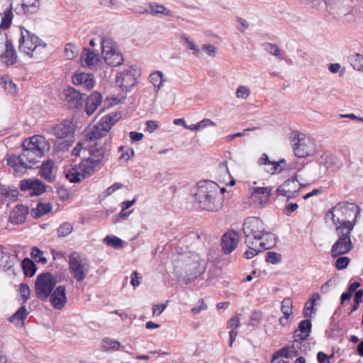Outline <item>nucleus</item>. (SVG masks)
Wrapping results in <instances>:
<instances>
[{"mask_svg": "<svg viewBox=\"0 0 363 363\" xmlns=\"http://www.w3.org/2000/svg\"><path fill=\"white\" fill-rule=\"evenodd\" d=\"M173 265L175 276L189 284L206 271L207 261L199 254L189 252L177 256L174 259Z\"/></svg>", "mask_w": 363, "mask_h": 363, "instance_id": "1", "label": "nucleus"}, {"mask_svg": "<svg viewBox=\"0 0 363 363\" xmlns=\"http://www.w3.org/2000/svg\"><path fill=\"white\" fill-rule=\"evenodd\" d=\"M194 196L199 208L209 211H219L224 201V196L219 191V186L212 181L198 183Z\"/></svg>", "mask_w": 363, "mask_h": 363, "instance_id": "2", "label": "nucleus"}, {"mask_svg": "<svg viewBox=\"0 0 363 363\" xmlns=\"http://www.w3.org/2000/svg\"><path fill=\"white\" fill-rule=\"evenodd\" d=\"M113 116L108 114L103 117L100 122L94 125L88 126L83 132L82 141L77 143L76 147L72 150V155L76 157L79 156L82 151L83 154L87 152L86 145L100 140L106 136L113 125Z\"/></svg>", "mask_w": 363, "mask_h": 363, "instance_id": "3", "label": "nucleus"}, {"mask_svg": "<svg viewBox=\"0 0 363 363\" xmlns=\"http://www.w3.org/2000/svg\"><path fill=\"white\" fill-rule=\"evenodd\" d=\"M242 230L247 245H251L254 242H271L269 235H273L258 217L247 218L243 223Z\"/></svg>", "mask_w": 363, "mask_h": 363, "instance_id": "4", "label": "nucleus"}, {"mask_svg": "<svg viewBox=\"0 0 363 363\" xmlns=\"http://www.w3.org/2000/svg\"><path fill=\"white\" fill-rule=\"evenodd\" d=\"M40 9V1H12L2 13L0 27L9 28L13 19V11L18 16H28L37 13Z\"/></svg>", "mask_w": 363, "mask_h": 363, "instance_id": "5", "label": "nucleus"}, {"mask_svg": "<svg viewBox=\"0 0 363 363\" xmlns=\"http://www.w3.org/2000/svg\"><path fill=\"white\" fill-rule=\"evenodd\" d=\"M135 69L132 67L117 74L115 79V106L124 103L128 91H130L137 84Z\"/></svg>", "mask_w": 363, "mask_h": 363, "instance_id": "6", "label": "nucleus"}, {"mask_svg": "<svg viewBox=\"0 0 363 363\" xmlns=\"http://www.w3.org/2000/svg\"><path fill=\"white\" fill-rule=\"evenodd\" d=\"M21 37L19 38L18 50L20 52L33 57L35 55L41 53L47 44L35 34L30 33L23 27H21Z\"/></svg>", "mask_w": 363, "mask_h": 363, "instance_id": "7", "label": "nucleus"}, {"mask_svg": "<svg viewBox=\"0 0 363 363\" xmlns=\"http://www.w3.org/2000/svg\"><path fill=\"white\" fill-rule=\"evenodd\" d=\"M294 155L299 158H304L314 155L315 143L313 139L302 133L293 131L291 134Z\"/></svg>", "mask_w": 363, "mask_h": 363, "instance_id": "8", "label": "nucleus"}, {"mask_svg": "<svg viewBox=\"0 0 363 363\" xmlns=\"http://www.w3.org/2000/svg\"><path fill=\"white\" fill-rule=\"evenodd\" d=\"M41 157L36 152L22 149V152L18 156L11 155L7 158V164L16 172L23 174L27 169L39 163Z\"/></svg>", "mask_w": 363, "mask_h": 363, "instance_id": "9", "label": "nucleus"}, {"mask_svg": "<svg viewBox=\"0 0 363 363\" xmlns=\"http://www.w3.org/2000/svg\"><path fill=\"white\" fill-rule=\"evenodd\" d=\"M57 278L50 272L40 274L35 282L36 296L41 301H46L57 284Z\"/></svg>", "mask_w": 363, "mask_h": 363, "instance_id": "10", "label": "nucleus"}, {"mask_svg": "<svg viewBox=\"0 0 363 363\" xmlns=\"http://www.w3.org/2000/svg\"><path fill=\"white\" fill-rule=\"evenodd\" d=\"M335 211H337L346 218H350L352 214H354V218L356 219L360 213V208L357 205L347 201L339 202L337 203L336 206L332 207L327 212L325 216L327 218L330 217L334 225H337L341 220L340 218L336 217L334 213Z\"/></svg>", "mask_w": 363, "mask_h": 363, "instance_id": "11", "label": "nucleus"}, {"mask_svg": "<svg viewBox=\"0 0 363 363\" xmlns=\"http://www.w3.org/2000/svg\"><path fill=\"white\" fill-rule=\"evenodd\" d=\"M22 149L36 152L37 155L43 157L46 152L50 151V145L43 135H35L23 140Z\"/></svg>", "mask_w": 363, "mask_h": 363, "instance_id": "12", "label": "nucleus"}, {"mask_svg": "<svg viewBox=\"0 0 363 363\" xmlns=\"http://www.w3.org/2000/svg\"><path fill=\"white\" fill-rule=\"evenodd\" d=\"M97 164L89 158L84 159L79 164L78 170L72 169V171L66 174V177L72 183L79 182L82 179L93 174Z\"/></svg>", "mask_w": 363, "mask_h": 363, "instance_id": "13", "label": "nucleus"}, {"mask_svg": "<svg viewBox=\"0 0 363 363\" xmlns=\"http://www.w3.org/2000/svg\"><path fill=\"white\" fill-rule=\"evenodd\" d=\"M0 57L4 60L6 66L13 65L17 62V54L12 42L6 33L0 30Z\"/></svg>", "mask_w": 363, "mask_h": 363, "instance_id": "14", "label": "nucleus"}, {"mask_svg": "<svg viewBox=\"0 0 363 363\" xmlns=\"http://www.w3.org/2000/svg\"><path fill=\"white\" fill-rule=\"evenodd\" d=\"M69 266L72 275L77 281H82L86 277L88 269L86 268L79 254L73 252L69 255Z\"/></svg>", "mask_w": 363, "mask_h": 363, "instance_id": "15", "label": "nucleus"}, {"mask_svg": "<svg viewBox=\"0 0 363 363\" xmlns=\"http://www.w3.org/2000/svg\"><path fill=\"white\" fill-rule=\"evenodd\" d=\"M77 128L76 122L73 120L65 119L52 128V134L59 139L67 140L74 138Z\"/></svg>", "mask_w": 363, "mask_h": 363, "instance_id": "16", "label": "nucleus"}, {"mask_svg": "<svg viewBox=\"0 0 363 363\" xmlns=\"http://www.w3.org/2000/svg\"><path fill=\"white\" fill-rule=\"evenodd\" d=\"M305 186L300 183L297 179L296 176L291 179H287L277 189L278 194L286 197L287 199L294 198L296 196L301 187Z\"/></svg>", "mask_w": 363, "mask_h": 363, "instance_id": "17", "label": "nucleus"}, {"mask_svg": "<svg viewBox=\"0 0 363 363\" xmlns=\"http://www.w3.org/2000/svg\"><path fill=\"white\" fill-rule=\"evenodd\" d=\"M46 185L38 179H23L20 183V189L23 191H29V195L40 196L46 191Z\"/></svg>", "mask_w": 363, "mask_h": 363, "instance_id": "18", "label": "nucleus"}, {"mask_svg": "<svg viewBox=\"0 0 363 363\" xmlns=\"http://www.w3.org/2000/svg\"><path fill=\"white\" fill-rule=\"evenodd\" d=\"M65 101L69 108H80L83 105L82 94L74 87L68 86L64 90Z\"/></svg>", "mask_w": 363, "mask_h": 363, "instance_id": "19", "label": "nucleus"}, {"mask_svg": "<svg viewBox=\"0 0 363 363\" xmlns=\"http://www.w3.org/2000/svg\"><path fill=\"white\" fill-rule=\"evenodd\" d=\"M269 236L270 237L271 242L261 241L258 244L254 242L251 245H247L249 250L244 253V257L246 259H251L262 250L272 248L275 245L276 238L274 235H269Z\"/></svg>", "mask_w": 363, "mask_h": 363, "instance_id": "20", "label": "nucleus"}, {"mask_svg": "<svg viewBox=\"0 0 363 363\" xmlns=\"http://www.w3.org/2000/svg\"><path fill=\"white\" fill-rule=\"evenodd\" d=\"M353 247L350 238H339L331 248V256L333 258L348 253Z\"/></svg>", "mask_w": 363, "mask_h": 363, "instance_id": "21", "label": "nucleus"}, {"mask_svg": "<svg viewBox=\"0 0 363 363\" xmlns=\"http://www.w3.org/2000/svg\"><path fill=\"white\" fill-rule=\"evenodd\" d=\"M272 187H252L251 199L255 203L264 206L268 203Z\"/></svg>", "mask_w": 363, "mask_h": 363, "instance_id": "22", "label": "nucleus"}, {"mask_svg": "<svg viewBox=\"0 0 363 363\" xmlns=\"http://www.w3.org/2000/svg\"><path fill=\"white\" fill-rule=\"evenodd\" d=\"M239 240L238 233L231 230L225 233L221 238V247L226 255L231 253L237 247Z\"/></svg>", "mask_w": 363, "mask_h": 363, "instance_id": "23", "label": "nucleus"}, {"mask_svg": "<svg viewBox=\"0 0 363 363\" xmlns=\"http://www.w3.org/2000/svg\"><path fill=\"white\" fill-rule=\"evenodd\" d=\"M49 297L51 305L55 309H62L67 303L65 286H59L56 287Z\"/></svg>", "mask_w": 363, "mask_h": 363, "instance_id": "24", "label": "nucleus"}, {"mask_svg": "<svg viewBox=\"0 0 363 363\" xmlns=\"http://www.w3.org/2000/svg\"><path fill=\"white\" fill-rule=\"evenodd\" d=\"M28 211V206L23 204H18L10 213L9 220L12 224H22L25 222Z\"/></svg>", "mask_w": 363, "mask_h": 363, "instance_id": "25", "label": "nucleus"}, {"mask_svg": "<svg viewBox=\"0 0 363 363\" xmlns=\"http://www.w3.org/2000/svg\"><path fill=\"white\" fill-rule=\"evenodd\" d=\"M102 56L106 63L113 67V40L111 38L105 37L101 42Z\"/></svg>", "mask_w": 363, "mask_h": 363, "instance_id": "26", "label": "nucleus"}, {"mask_svg": "<svg viewBox=\"0 0 363 363\" xmlns=\"http://www.w3.org/2000/svg\"><path fill=\"white\" fill-rule=\"evenodd\" d=\"M102 102V96L98 91H93L85 101L84 111L88 116L92 115Z\"/></svg>", "mask_w": 363, "mask_h": 363, "instance_id": "27", "label": "nucleus"}, {"mask_svg": "<svg viewBox=\"0 0 363 363\" xmlns=\"http://www.w3.org/2000/svg\"><path fill=\"white\" fill-rule=\"evenodd\" d=\"M72 82L77 86L79 85L85 89L89 90L94 85V75L84 72H76L72 77Z\"/></svg>", "mask_w": 363, "mask_h": 363, "instance_id": "28", "label": "nucleus"}, {"mask_svg": "<svg viewBox=\"0 0 363 363\" xmlns=\"http://www.w3.org/2000/svg\"><path fill=\"white\" fill-rule=\"evenodd\" d=\"M311 327V320H301L298 324V328L294 332L295 342H301L306 340L310 335Z\"/></svg>", "mask_w": 363, "mask_h": 363, "instance_id": "29", "label": "nucleus"}, {"mask_svg": "<svg viewBox=\"0 0 363 363\" xmlns=\"http://www.w3.org/2000/svg\"><path fill=\"white\" fill-rule=\"evenodd\" d=\"M355 218L352 221L340 220L336 225V233L339 238H350V233L355 225Z\"/></svg>", "mask_w": 363, "mask_h": 363, "instance_id": "30", "label": "nucleus"}, {"mask_svg": "<svg viewBox=\"0 0 363 363\" xmlns=\"http://www.w3.org/2000/svg\"><path fill=\"white\" fill-rule=\"evenodd\" d=\"M96 145H94V142L88 143L86 145L87 152L89 154L88 158L95 162V163L99 164V162L104 158V151L103 148L96 147L97 140L96 141Z\"/></svg>", "mask_w": 363, "mask_h": 363, "instance_id": "31", "label": "nucleus"}, {"mask_svg": "<svg viewBox=\"0 0 363 363\" xmlns=\"http://www.w3.org/2000/svg\"><path fill=\"white\" fill-rule=\"evenodd\" d=\"M29 312L27 311L26 306H22L9 318V320L17 326L24 327L25 320Z\"/></svg>", "mask_w": 363, "mask_h": 363, "instance_id": "32", "label": "nucleus"}, {"mask_svg": "<svg viewBox=\"0 0 363 363\" xmlns=\"http://www.w3.org/2000/svg\"><path fill=\"white\" fill-rule=\"evenodd\" d=\"M51 210L52 206L50 203L39 202L36 208L31 209L30 216L34 219H38L50 213Z\"/></svg>", "mask_w": 363, "mask_h": 363, "instance_id": "33", "label": "nucleus"}, {"mask_svg": "<svg viewBox=\"0 0 363 363\" xmlns=\"http://www.w3.org/2000/svg\"><path fill=\"white\" fill-rule=\"evenodd\" d=\"M53 167L54 162L50 159L42 163L40 174L42 177L48 182H52L54 179L52 175Z\"/></svg>", "mask_w": 363, "mask_h": 363, "instance_id": "34", "label": "nucleus"}, {"mask_svg": "<svg viewBox=\"0 0 363 363\" xmlns=\"http://www.w3.org/2000/svg\"><path fill=\"white\" fill-rule=\"evenodd\" d=\"M82 58L84 59L83 62L86 65L91 67L94 66L98 62L99 56L94 51L85 48L82 52Z\"/></svg>", "mask_w": 363, "mask_h": 363, "instance_id": "35", "label": "nucleus"}, {"mask_svg": "<svg viewBox=\"0 0 363 363\" xmlns=\"http://www.w3.org/2000/svg\"><path fill=\"white\" fill-rule=\"evenodd\" d=\"M150 81L153 84L157 91L164 86V83L166 82V79L163 73L160 71H155L152 72L150 77Z\"/></svg>", "mask_w": 363, "mask_h": 363, "instance_id": "36", "label": "nucleus"}, {"mask_svg": "<svg viewBox=\"0 0 363 363\" xmlns=\"http://www.w3.org/2000/svg\"><path fill=\"white\" fill-rule=\"evenodd\" d=\"M148 8L150 9V14L153 16L159 14H163L165 16L171 15V11L162 4L150 3V4H148Z\"/></svg>", "mask_w": 363, "mask_h": 363, "instance_id": "37", "label": "nucleus"}, {"mask_svg": "<svg viewBox=\"0 0 363 363\" xmlns=\"http://www.w3.org/2000/svg\"><path fill=\"white\" fill-rule=\"evenodd\" d=\"M22 267L26 276L31 277L35 274L36 265L30 259L25 258L22 261Z\"/></svg>", "mask_w": 363, "mask_h": 363, "instance_id": "38", "label": "nucleus"}, {"mask_svg": "<svg viewBox=\"0 0 363 363\" xmlns=\"http://www.w3.org/2000/svg\"><path fill=\"white\" fill-rule=\"evenodd\" d=\"M312 7L317 10L331 13V10L336 7L335 1H312Z\"/></svg>", "mask_w": 363, "mask_h": 363, "instance_id": "39", "label": "nucleus"}, {"mask_svg": "<svg viewBox=\"0 0 363 363\" xmlns=\"http://www.w3.org/2000/svg\"><path fill=\"white\" fill-rule=\"evenodd\" d=\"M264 48L265 51L275 56L279 60H282L284 59V52L277 45L267 43L264 44Z\"/></svg>", "mask_w": 363, "mask_h": 363, "instance_id": "40", "label": "nucleus"}, {"mask_svg": "<svg viewBox=\"0 0 363 363\" xmlns=\"http://www.w3.org/2000/svg\"><path fill=\"white\" fill-rule=\"evenodd\" d=\"M350 63L354 69L363 70V56L362 55L357 53L350 56Z\"/></svg>", "mask_w": 363, "mask_h": 363, "instance_id": "41", "label": "nucleus"}, {"mask_svg": "<svg viewBox=\"0 0 363 363\" xmlns=\"http://www.w3.org/2000/svg\"><path fill=\"white\" fill-rule=\"evenodd\" d=\"M18 195V191L15 189H9L8 187L1 186L0 188V196L5 198H9L11 201L16 200Z\"/></svg>", "mask_w": 363, "mask_h": 363, "instance_id": "42", "label": "nucleus"}, {"mask_svg": "<svg viewBox=\"0 0 363 363\" xmlns=\"http://www.w3.org/2000/svg\"><path fill=\"white\" fill-rule=\"evenodd\" d=\"M1 83L4 84V86L6 91H8L11 94L15 95L17 94V87L15 83H13L8 76H4L1 77Z\"/></svg>", "mask_w": 363, "mask_h": 363, "instance_id": "43", "label": "nucleus"}, {"mask_svg": "<svg viewBox=\"0 0 363 363\" xmlns=\"http://www.w3.org/2000/svg\"><path fill=\"white\" fill-rule=\"evenodd\" d=\"M118 152H121V155L118 157V161L121 163L127 162L132 157L134 156V150L133 149H127L125 151V147L121 146L118 148Z\"/></svg>", "mask_w": 363, "mask_h": 363, "instance_id": "44", "label": "nucleus"}, {"mask_svg": "<svg viewBox=\"0 0 363 363\" xmlns=\"http://www.w3.org/2000/svg\"><path fill=\"white\" fill-rule=\"evenodd\" d=\"M293 302L290 298H285L281 302V311L284 315L290 317L292 314Z\"/></svg>", "mask_w": 363, "mask_h": 363, "instance_id": "45", "label": "nucleus"}, {"mask_svg": "<svg viewBox=\"0 0 363 363\" xmlns=\"http://www.w3.org/2000/svg\"><path fill=\"white\" fill-rule=\"evenodd\" d=\"M43 251L34 247L32 248L30 255L35 262L45 264L47 262V259L43 256Z\"/></svg>", "mask_w": 363, "mask_h": 363, "instance_id": "46", "label": "nucleus"}, {"mask_svg": "<svg viewBox=\"0 0 363 363\" xmlns=\"http://www.w3.org/2000/svg\"><path fill=\"white\" fill-rule=\"evenodd\" d=\"M65 52L67 59L72 60L77 55V48L74 45L67 43L65 48Z\"/></svg>", "mask_w": 363, "mask_h": 363, "instance_id": "47", "label": "nucleus"}, {"mask_svg": "<svg viewBox=\"0 0 363 363\" xmlns=\"http://www.w3.org/2000/svg\"><path fill=\"white\" fill-rule=\"evenodd\" d=\"M72 225L68 222H65L60 225L58 228L57 233L60 237H65L68 235L72 231Z\"/></svg>", "mask_w": 363, "mask_h": 363, "instance_id": "48", "label": "nucleus"}, {"mask_svg": "<svg viewBox=\"0 0 363 363\" xmlns=\"http://www.w3.org/2000/svg\"><path fill=\"white\" fill-rule=\"evenodd\" d=\"M290 352H291L290 347L285 346V347L281 348L280 350H279L278 351H277L276 352L274 353L271 363H274L275 359L279 358V357L289 358Z\"/></svg>", "mask_w": 363, "mask_h": 363, "instance_id": "49", "label": "nucleus"}, {"mask_svg": "<svg viewBox=\"0 0 363 363\" xmlns=\"http://www.w3.org/2000/svg\"><path fill=\"white\" fill-rule=\"evenodd\" d=\"M19 291L21 293L23 303H26L30 296V289L28 284H21L20 285Z\"/></svg>", "mask_w": 363, "mask_h": 363, "instance_id": "50", "label": "nucleus"}, {"mask_svg": "<svg viewBox=\"0 0 363 363\" xmlns=\"http://www.w3.org/2000/svg\"><path fill=\"white\" fill-rule=\"evenodd\" d=\"M182 41L184 43L187 48L194 51V54L197 55L199 52V48L198 45L192 40H191L186 35H183L181 38Z\"/></svg>", "mask_w": 363, "mask_h": 363, "instance_id": "51", "label": "nucleus"}, {"mask_svg": "<svg viewBox=\"0 0 363 363\" xmlns=\"http://www.w3.org/2000/svg\"><path fill=\"white\" fill-rule=\"evenodd\" d=\"M350 259L347 257H337L335 261V267L338 270H342L347 268L350 264Z\"/></svg>", "mask_w": 363, "mask_h": 363, "instance_id": "52", "label": "nucleus"}, {"mask_svg": "<svg viewBox=\"0 0 363 363\" xmlns=\"http://www.w3.org/2000/svg\"><path fill=\"white\" fill-rule=\"evenodd\" d=\"M266 262L272 263L273 264L279 263L281 259V256L274 252H269L267 253L265 257Z\"/></svg>", "mask_w": 363, "mask_h": 363, "instance_id": "53", "label": "nucleus"}, {"mask_svg": "<svg viewBox=\"0 0 363 363\" xmlns=\"http://www.w3.org/2000/svg\"><path fill=\"white\" fill-rule=\"evenodd\" d=\"M250 94V91L245 86H240L236 91V96L240 99H245Z\"/></svg>", "mask_w": 363, "mask_h": 363, "instance_id": "54", "label": "nucleus"}, {"mask_svg": "<svg viewBox=\"0 0 363 363\" xmlns=\"http://www.w3.org/2000/svg\"><path fill=\"white\" fill-rule=\"evenodd\" d=\"M140 2L143 3V5L135 6L134 11L138 13H150V9L148 8L150 3L147 1Z\"/></svg>", "mask_w": 363, "mask_h": 363, "instance_id": "55", "label": "nucleus"}, {"mask_svg": "<svg viewBox=\"0 0 363 363\" xmlns=\"http://www.w3.org/2000/svg\"><path fill=\"white\" fill-rule=\"evenodd\" d=\"M333 158L329 155H322L318 159V163L320 165H323L326 167V169L329 168L333 164Z\"/></svg>", "mask_w": 363, "mask_h": 363, "instance_id": "56", "label": "nucleus"}, {"mask_svg": "<svg viewBox=\"0 0 363 363\" xmlns=\"http://www.w3.org/2000/svg\"><path fill=\"white\" fill-rule=\"evenodd\" d=\"M202 50H204L209 56L216 57V48L211 44H203L201 47Z\"/></svg>", "mask_w": 363, "mask_h": 363, "instance_id": "57", "label": "nucleus"}, {"mask_svg": "<svg viewBox=\"0 0 363 363\" xmlns=\"http://www.w3.org/2000/svg\"><path fill=\"white\" fill-rule=\"evenodd\" d=\"M207 309V305L205 303L204 300L201 298L199 300L197 306L191 308V312L194 314L199 313L202 310Z\"/></svg>", "mask_w": 363, "mask_h": 363, "instance_id": "58", "label": "nucleus"}, {"mask_svg": "<svg viewBox=\"0 0 363 363\" xmlns=\"http://www.w3.org/2000/svg\"><path fill=\"white\" fill-rule=\"evenodd\" d=\"M286 162L284 159H282L278 162H275L274 164H272L274 166L272 168V173L274 174L275 172H280L286 166Z\"/></svg>", "mask_w": 363, "mask_h": 363, "instance_id": "59", "label": "nucleus"}, {"mask_svg": "<svg viewBox=\"0 0 363 363\" xmlns=\"http://www.w3.org/2000/svg\"><path fill=\"white\" fill-rule=\"evenodd\" d=\"M240 325V319L238 317L235 316L231 318L228 322L227 328L230 330H236Z\"/></svg>", "mask_w": 363, "mask_h": 363, "instance_id": "60", "label": "nucleus"}, {"mask_svg": "<svg viewBox=\"0 0 363 363\" xmlns=\"http://www.w3.org/2000/svg\"><path fill=\"white\" fill-rule=\"evenodd\" d=\"M216 123L208 118H205L200 122L197 123V126H199V130L206 128L208 126H214Z\"/></svg>", "mask_w": 363, "mask_h": 363, "instance_id": "61", "label": "nucleus"}, {"mask_svg": "<svg viewBox=\"0 0 363 363\" xmlns=\"http://www.w3.org/2000/svg\"><path fill=\"white\" fill-rule=\"evenodd\" d=\"M4 248V246L0 245V266L5 267L6 265L7 260L9 259V254L1 251Z\"/></svg>", "mask_w": 363, "mask_h": 363, "instance_id": "62", "label": "nucleus"}, {"mask_svg": "<svg viewBox=\"0 0 363 363\" xmlns=\"http://www.w3.org/2000/svg\"><path fill=\"white\" fill-rule=\"evenodd\" d=\"M167 304L154 305L152 307V315H160L166 308Z\"/></svg>", "mask_w": 363, "mask_h": 363, "instance_id": "63", "label": "nucleus"}, {"mask_svg": "<svg viewBox=\"0 0 363 363\" xmlns=\"http://www.w3.org/2000/svg\"><path fill=\"white\" fill-rule=\"evenodd\" d=\"M113 341L109 338H104L102 340V348L104 351H108L113 348Z\"/></svg>", "mask_w": 363, "mask_h": 363, "instance_id": "64", "label": "nucleus"}]
</instances>
